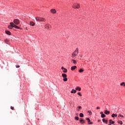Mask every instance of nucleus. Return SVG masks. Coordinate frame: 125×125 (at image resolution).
I'll return each instance as SVG.
<instances>
[{
	"mask_svg": "<svg viewBox=\"0 0 125 125\" xmlns=\"http://www.w3.org/2000/svg\"><path fill=\"white\" fill-rule=\"evenodd\" d=\"M100 114H101V115H103L104 113H103V112H101V113H100Z\"/></svg>",
	"mask_w": 125,
	"mask_h": 125,
	"instance_id": "39",
	"label": "nucleus"
},
{
	"mask_svg": "<svg viewBox=\"0 0 125 125\" xmlns=\"http://www.w3.org/2000/svg\"><path fill=\"white\" fill-rule=\"evenodd\" d=\"M76 68H77V66H72L71 68V70H72V71H73V70H75Z\"/></svg>",
	"mask_w": 125,
	"mask_h": 125,
	"instance_id": "15",
	"label": "nucleus"
},
{
	"mask_svg": "<svg viewBox=\"0 0 125 125\" xmlns=\"http://www.w3.org/2000/svg\"><path fill=\"white\" fill-rule=\"evenodd\" d=\"M13 22L15 25H19L20 24V21L17 19L14 20Z\"/></svg>",
	"mask_w": 125,
	"mask_h": 125,
	"instance_id": "4",
	"label": "nucleus"
},
{
	"mask_svg": "<svg viewBox=\"0 0 125 125\" xmlns=\"http://www.w3.org/2000/svg\"><path fill=\"white\" fill-rule=\"evenodd\" d=\"M29 25H30V26H35V25H36V23H35V22H34L33 21H30L29 23Z\"/></svg>",
	"mask_w": 125,
	"mask_h": 125,
	"instance_id": "11",
	"label": "nucleus"
},
{
	"mask_svg": "<svg viewBox=\"0 0 125 125\" xmlns=\"http://www.w3.org/2000/svg\"><path fill=\"white\" fill-rule=\"evenodd\" d=\"M104 113L105 114V115H109V114H110V111L105 110Z\"/></svg>",
	"mask_w": 125,
	"mask_h": 125,
	"instance_id": "16",
	"label": "nucleus"
},
{
	"mask_svg": "<svg viewBox=\"0 0 125 125\" xmlns=\"http://www.w3.org/2000/svg\"><path fill=\"white\" fill-rule=\"evenodd\" d=\"M79 73H83V69H80L79 71Z\"/></svg>",
	"mask_w": 125,
	"mask_h": 125,
	"instance_id": "24",
	"label": "nucleus"
},
{
	"mask_svg": "<svg viewBox=\"0 0 125 125\" xmlns=\"http://www.w3.org/2000/svg\"><path fill=\"white\" fill-rule=\"evenodd\" d=\"M72 7H73V8H80V4L78 3H75L72 5Z\"/></svg>",
	"mask_w": 125,
	"mask_h": 125,
	"instance_id": "5",
	"label": "nucleus"
},
{
	"mask_svg": "<svg viewBox=\"0 0 125 125\" xmlns=\"http://www.w3.org/2000/svg\"><path fill=\"white\" fill-rule=\"evenodd\" d=\"M10 25H11V26L12 27H13V28H15V29H21V28H20V27H19L18 26L16 25L15 24H14V23L13 22H10Z\"/></svg>",
	"mask_w": 125,
	"mask_h": 125,
	"instance_id": "3",
	"label": "nucleus"
},
{
	"mask_svg": "<svg viewBox=\"0 0 125 125\" xmlns=\"http://www.w3.org/2000/svg\"><path fill=\"white\" fill-rule=\"evenodd\" d=\"M16 68H20V65H16Z\"/></svg>",
	"mask_w": 125,
	"mask_h": 125,
	"instance_id": "36",
	"label": "nucleus"
},
{
	"mask_svg": "<svg viewBox=\"0 0 125 125\" xmlns=\"http://www.w3.org/2000/svg\"><path fill=\"white\" fill-rule=\"evenodd\" d=\"M82 109V106H79L78 107H77V111H80V109Z\"/></svg>",
	"mask_w": 125,
	"mask_h": 125,
	"instance_id": "21",
	"label": "nucleus"
},
{
	"mask_svg": "<svg viewBox=\"0 0 125 125\" xmlns=\"http://www.w3.org/2000/svg\"><path fill=\"white\" fill-rule=\"evenodd\" d=\"M78 95H79V96H82V94H81L80 92H78Z\"/></svg>",
	"mask_w": 125,
	"mask_h": 125,
	"instance_id": "34",
	"label": "nucleus"
},
{
	"mask_svg": "<svg viewBox=\"0 0 125 125\" xmlns=\"http://www.w3.org/2000/svg\"><path fill=\"white\" fill-rule=\"evenodd\" d=\"M45 28L47 30H50V29H51V25L48 24H46V25H45Z\"/></svg>",
	"mask_w": 125,
	"mask_h": 125,
	"instance_id": "6",
	"label": "nucleus"
},
{
	"mask_svg": "<svg viewBox=\"0 0 125 125\" xmlns=\"http://www.w3.org/2000/svg\"><path fill=\"white\" fill-rule=\"evenodd\" d=\"M62 77L63 78H67V75L66 74H65V73H62Z\"/></svg>",
	"mask_w": 125,
	"mask_h": 125,
	"instance_id": "17",
	"label": "nucleus"
},
{
	"mask_svg": "<svg viewBox=\"0 0 125 125\" xmlns=\"http://www.w3.org/2000/svg\"><path fill=\"white\" fill-rule=\"evenodd\" d=\"M103 123H105V124H107L108 123V120H105V119H103Z\"/></svg>",
	"mask_w": 125,
	"mask_h": 125,
	"instance_id": "18",
	"label": "nucleus"
},
{
	"mask_svg": "<svg viewBox=\"0 0 125 125\" xmlns=\"http://www.w3.org/2000/svg\"><path fill=\"white\" fill-rule=\"evenodd\" d=\"M12 27H13V26H11V25H9V26H8V29H12Z\"/></svg>",
	"mask_w": 125,
	"mask_h": 125,
	"instance_id": "31",
	"label": "nucleus"
},
{
	"mask_svg": "<svg viewBox=\"0 0 125 125\" xmlns=\"http://www.w3.org/2000/svg\"><path fill=\"white\" fill-rule=\"evenodd\" d=\"M76 90H78L79 91H81V90H82V88L79 86H77L76 88Z\"/></svg>",
	"mask_w": 125,
	"mask_h": 125,
	"instance_id": "12",
	"label": "nucleus"
},
{
	"mask_svg": "<svg viewBox=\"0 0 125 125\" xmlns=\"http://www.w3.org/2000/svg\"><path fill=\"white\" fill-rule=\"evenodd\" d=\"M79 117L76 116L75 117V120H76V121H79Z\"/></svg>",
	"mask_w": 125,
	"mask_h": 125,
	"instance_id": "28",
	"label": "nucleus"
},
{
	"mask_svg": "<svg viewBox=\"0 0 125 125\" xmlns=\"http://www.w3.org/2000/svg\"><path fill=\"white\" fill-rule=\"evenodd\" d=\"M99 109H100V107H98V106L97 107V110H99Z\"/></svg>",
	"mask_w": 125,
	"mask_h": 125,
	"instance_id": "38",
	"label": "nucleus"
},
{
	"mask_svg": "<svg viewBox=\"0 0 125 125\" xmlns=\"http://www.w3.org/2000/svg\"><path fill=\"white\" fill-rule=\"evenodd\" d=\"M73 64H77V62L75 60H72Z\"/></svg>",
	"mask_w": 125,
	"mask_h": 125,
	"instance_id": "27",
	"label": "nucleus"
},
{
	"mask_svg": "<svg viewBox=\"0 0 125 125\" xmlns=\"http://www.w3.org/2000/svg\"><path fill=\"white\" fill-rule=\"evenodd\" d=\"M80 122L81 124H85V121L83 119V118L80 119Z\"/></svg>",
	"mask_w": 125,
	"mask_h": 125,
	"instance_id": "8",
	"label": "nucleus"
},
{
	"mask_svg": "<svg viewBox=\"0 0 125 125\" xmlns=\"http://www.w3.org/2000/svg\"><path fill=\"white\" fill-rule=\"evenodd\" d=\"M120 117H121V118H124V115H123L122 114H119L118 115V118H120Z\"/></svg>",
	"mask_w": 125,
	"mask_h": 125,
	"instance_id": "19",
	"label": "nucleus"
},
{
	"mask_svg": "<svg viewBox=\"0 0 125 125\" xmlns=\"http://www.w3.org/2000/svg\"><path fill=\"white\" fill-rule=\"evenodd\" d=\"M11 110H14V107L11 106Z\"/></svg>",
	"mask_w": 125,
	"mask_h": 125,
	"instance_id": "35",
	"label": "nucleus"
},
{
	"mask_svg": "<svg viewBox=\"0 0 125 125\" xmlns=\"http://www.w3.org/2000/svg\"><path fill=\"white\" fill-rule=\"evenodd\" d=\"M63 82H67V81H68V78H67V77H65L63 78Z\"/></svg>",
	"mask_w": 125,
	"mask_h": 125,
	"instance_id": "23",
	"label": "nucleus"
},
{
	"mask_svg": "<svg viewBox=\"0 0 125 125\" xmlns=\"http://www.w3.org/2000/svg\"><path fill=\"white\" fill-rule=\"evenodd\" d=\"M101 118H105V117H106V115H105V114H102L101 115Z\"/></svg>",
	"mask_w": 125,
	"mask_h": 125,
	"instance_id": "26",
	"label": "nucleus"
},
{
	"mask_svg": "<svg viewBox=\"0 0 125 125\" xmlns=\"http://www.w3.org/2000/svg\"><path fill=\"white\" fill-rule=\"evenodd\" d=\"M78 54H79V48H77L74 51V52L72 54V58L76 57V56H77V55H78Z\"/></svg>",
	"mask_w": 125,
	"mask_h": 125,
	"instance_id": "2",
	"label": "nucleus"
},
{
	"mask_svg": "<svg viewBox=\"0 0 125 125\" xmlns=\"http://www.w3.org/2000/svg\"><path fill=\"white\" fill-rule=\"evenodd\" d=\"M67 69L65 68L63 70V73H67Z\"/></svg>",
	"mask_w": 125,
	"mask_h": 125,
	"instance_id": "30",
	"label": "nucleus"
},
{
	"mask_svg": "<svg viewBox=\"0 0 125 125\" xmlns=\"http://www.w3.org/2000/svg\"><path fill=\"white\" fill-rule=\"evenodd\" d=\"M88 113H89L90 115H92V112H91V111H90V110L88 111Z\"/></svg>",
	"mask_w": 125,
	"mask_h": 125,
	"instance_id": "32",
	"label": "nucleus"
},
{
	"mask_svg": "<svg viewBox=\"0 0 125 125\" xmlns=\"http://www.w3.org/2000/svg\"><path fill=\"white\" fill-rule=\"evenodd\" d=\"M118 123L120 124V125H123V121H122L121 120H119L118 121Z\"/></svg>",
	"mask_w": 125,
	"mask_h": 125,
	"instance_id": "22",
	"label": "nucleus"
},
{
	"mask_svg": "<svg viewBox=\"0 0 125 125\" xmlns=\"http://www.w3.org/2000/svg\"><path fill=\"white\" fill-rule=\"evenodd\" d=\"M120 85H121V86L124 85V86H125V82L122 83L120 84Z\"/></svg>",
	"mask_w": 125,
	"mask_h": 125,
	"instance_id": "25",
	"label": "nucleus"
},
{
	"mask_svg": "<svg viewBox=\"0 0 125 125\" xmlns=\"http://www.w3.org/2000/svg\"><path fill=\"white\" fill-rule=\"evenodd\" d=\"M36 21H39V22H45L46 21V19H44V18L37 17H36Z\"/></svg>",
	"mask_w": 125,
	"mask_h": 125,
	"instance_id": "1",
	"label": "nucleus"
},
{
	"mask_svg": "<svg viewBox=\"0 0 125 125\" xmlns=\"http://www.w3.org/2000/svg\"><path fill=\"white\" fill-rule=\"evenodd\" d=\"M65 69V68H64V67H62V70H64Z\"/></svg>",
	"mask_w": 125,
	"mask_h": 125,
	"instance_id": "37",
	"label": "nucleus"
},
{
	"mask_svg": "<svg viewBox=\"0 0 125 125\" xmlns=\"http://www.w3.org/2000/svg\"><path fill=\"white\" fill-rule=\"evenodd\" d=\"M79 116L81 118H83V113H81L80 114H79Z\"/></svg>",
	"mask_w": 125,
	"mask_h": 125,
	"instance_id": "20",
	"label": "nucleus"
},
{
	"mask_svg": "<svg viewBox=\"0 0 125 125\" xmlns=\"http://www.w3.org/2000/svg\"><path fill=\"white\" fill-rule=\"evenodd\" d=\"M51 12L52 13H53V14H55V13H56V10H55V9H51Z\"/></svg>",
	"mask_w": 125,
	"mask_h": 125,
	"instance_id": "9",
	"label": "nucleus"
},
{
	"mask_svg": "<svg viewBox=\"0 0 125 125\" xmlns=\"http://www.w3.org/2000/svg\"><path fill=\"white\" fill-rule=\"evenodd\" d=\"M100 121H101L100 120H98V122H100Z\"/></svg>",
	"mask_w": 125,
	"mask_h": 125,
	"instance_id": "41",
	"label": "nucleus"
},
{
	"mask_svg": "<svg viewBox=\"0 0 125 125\" xmlns=\"http://www.w3.org/2000/svg\"><path fill=\"white\" fill-rule=\"evenodd\" d=\"M86 120L88 122V125H93V123L90 122V119L89 118H86Z\"/></svg>",
	"mask_w": 125,
	"mask_h": 125,
	"instance_id": "7",
	"label": "nucleus"
},
{
	"mask_svg": "<svg viewBox=\"0 0 125 125\" xmlns=\"http://www.w3.org/2000/svg\"><path fill=\"white\" fill-rule=\"evenodd\" d=\"M111 117H112V118H115V114H112V115H111Z\"/></svg>",
	"mask_w": 125,
	"mask_h": 125,
	"instance_id": "33",
	"label": "nucleus"
},
{
	"mask_svg": "<svg viewBox=\"0 0 125 125\" xmlns=\"http://www.w3.org/2000/svg\"><path fill=\"white\" fill-rule=\"evenodd\" d=\"M77 93V90L73 89L71 91V93Z\"/></svg>",
	"mask_w": 125,
	"mask_h": 125,
	"instance_id": "14",
	"label": "nucleus"
},
{
	"mask_svg": "<svg viewBox=\"0 0 125 125\" xmlns=\"http://www.w3.org/2000/svg\"><path fill=\"white\" fill-rule=\"evenodd\" d=\"M81 57H83V55H81Z\"/></svg>",
	"mask_w": 125,
	"mask_h": 125,
	"instance_id": "43",
	"label": "nucleus"
},
{
	"mask_svg": "<svg viewBox=\"0 0 125 125\" xmlns=\"http://www.w3.org/2000/svg\"><path fill=\"white\" fill-rule=\"evenodd\" d=\"M5 43H8L9 41L7 39L5 40Z\"/></svg>",
	"mask_w": 125,
	"mask_h": 125,
	"instance_id": "29",
	"label": "nucleus"
},
{
	"mask_svg": "<svg viewBox=\"0 0 125 125\" xmlns=\"http://www.w3.org/2000/svg\"><path fill=\"white\" fill-rule=\"evenodd\" d=\"M117 114H114V117H117Z\"/></svg>",
	"mask_w": 125,
	"mask_h": 125,
	"instance_id": "40",
	"label": "nucleus"
},
{
	"mask_svg": "<svg viewBox=\"0 0 125 125\" xmlns=\"http://www.w3.org/2000/svg\"><path fill=\"white\" fill-rule=\"evenodd\" d=\"M76 115H77V116H79V114L77 113V114H76Z\"/></svg>",
	"mask_w": 125,
	"mask_h": 125,
	"instance_id": "42",
	"label": "nucleus"
},
{
	"mask_svg": "<svg viewBox=\"0 0 125 125\" xmlns=\"http://www.w3.org/2000/svg\"><path fill=\"white\" fill-rule=\"evenodd\" d=\"M114 124H115V122L113 121L112 120V119H110L109 120V125H111V124L114 125Z\"/></svg>",
	"mask_w": 125,
	"mask_h": 125,
	"instance_id": "10",
	"label": "nucleus"
},
{
	"mask_svg": "<svg viewBox=\"0 0 125 125\" xmlns=\"http://www.w3.org/2000/svg\"><path fill=\"white\" fill-rule=\"evenodd\" d=\"M5 33H6V34L7 35H10L11 34V33L10 32V31H8V30H6V31H5Z\"/></svg>",
	"mask_w": 125,
	"mask_h": 125,
	"instance_id": "13",
	"label": "nucleus"
}]
</instances>
